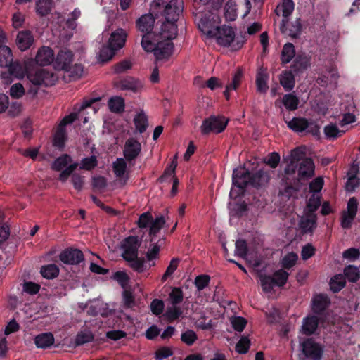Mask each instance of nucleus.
Segmentation results:
<instances>
[{
  "mask_svg": "<svg viewBox=\"0 0 360 360\" xmlns=\"http://www.w3.org/2000/svg\"><path fill=\"white\" fill-rule=\"evenodd\" d=\"M178 26L174 21H163L158 33L145 34L141 46L146 52H153L156 63L166 62L174 51L173 40L177 37Z\"/></svg>",
  "mask_w": 360,
  "mask_h": 360,
  "instance_id": "nucleus-1",
  "label": "nucleus"
},
{
  "mask_svg": "<svg viewBox=\"0 0 360 360\" xmlns=\"http://www.w3.org/2000/svg\"><path fill=\"white\" fill-rule=\"evenodd\" d=\"M164 0H154L150 5V11L157 15L164 8L165 21H174L176 23L182 13L184 4L182 0H171L165 6Z\"/></svg>",
  "mask_w": 360,
  "mask_h": 360,
  "instance_id": "nucleus-2",
  "label": "nucleus"
},
{
  "mask_svg": "<svg viewBox=\"0 0 360 360\" xmlns=\"http://www.w3.org/2000/svg\"><path fill=\"white\" fill-rule=\"evenodd\" d=\"M252 176L243 167L235 169L232 175L233 187L229 193L230 198L235 199L243 194L244 188L248 184H251Z\"/></svg>",
  "mask_w": 360,
  "mask_h": 360,
  "instance_id": "nucleus-3",
  "label": "nucleus"
},
{
  "mask_svg": "<svg viewBox=\"0 0 360 360\" xmlns=\"http://www.w3.org/2000/svg\"><path fill=\"white\" fill-rule=\"evenodd\" d=\"M198 28L207 38L212 39L215 30L219 27L221 18L219 15L212 11H208L198 17Z\"/></svg>",
  "mask_w": 360,
  "mask_h": 360,
  "instance_id": "nucleus-4",
  "label": "nucleus"
},
{
  "mask_svg": "<svg viewBox=\"0 0 360 360\" xmlns=\"http://www.w3.org/2000/svg\"><path fill=\"white\" fill-rule=\"evenodd\" d=\"M78 165L77 162H72V158L70 155L65 154L53 161L51 165V169L55 171H61L59 179L65 182L77 168Z\"/></svg>",
  "mask_w": 360,
  "mask_h": 360,
  "instance_id": "nucleus-5",
  "label": "nucleus"
},
{
  "mask_svg": "<svg viewBox=\"0 0 360 360\" xmlns=\"http://www.w3.org/2000/svg\"><path fill=\"white\" fill-rule=\"evenodd\" d=\"M27 77L34 86H52L58 80V76L46 69H36L27 72Z\"/></svg>",
  "mask_w": 360,
  "mask_h": 360,
  "instance_id": "nucleus-6",
  "label": "nucleus"
},
{
  "mask_svg": "<svg viewBox=\"0 0 360 360\" xmlns=\"http://www.w3.org/2000/svg\"><path fill=\"white\" fill-rule=\"evenodd\" d=\"M227 123L228 120L224 117L210 116L203 121L200 127L201 132L204 134L210 132L220 133L224 130Z\"/></svg>",
  "mask_w": 360,
  "mask_h": 360,
  "instance_id": "nucleus-7",
  "label": "nucleus"
},
{
  "mask_svg": "<svg viewBox=\"0 0 360 360\" xmlns=\"http://www.w3.org/2000/svg\"><path fill=\"white\" fill-rule=\"evenodd\" d=\"M300 347L302 354L306 358L311 360H321L323 348L312 338H307L303 341H300Z\"/></svg>",
  "mask_w": 360,
  "mask_h": 360,
  "instance_id": "nucleus-8",
  "label": "nucleus"
},
{
  "mask_svg": "<svg viewBox=\"0 0 360 360\" xmlns=\"http://www.w3.org/2000/svg\"><path fill=\"white\" fill-rule=\"evenodd\" d=\"M77 117L76 112H72L65 116L58 126L56 132L53 139L54 146L58 148H63L67 139L65 127L67 124H72Z\"/></svg>",
  "mask_w": 360,
  "mask_h": 360,
  "instance_id": "nucleus-9",
  "label": "nucleus"
},
{
  "mask_svg": "<svg viewBox=\"0 0 360 360\" xmlns=\"http://www.w3.org/2000/svg\"><path fill=\"white\" fill-rule=\"evenodd\" d=\"M235 36L236 33L232 27L223 25L215 30L212 39L220 46H229L234 41Z\"/></svg>",
  "mask_w": 360,
  "mask_h": 360,
  "instance_id": "nucleus-10",
  "label": "nucleus"
},
{
  "mask_svg": "<svg viewBox=\"0 0 360 360\" xmlns=\"http://www.w3.org/2000/svg\"><path fill=\"white\" fill-rule=\"evenodd\" d=\"M114 86L121 91H130L133 93H139L143 89V82L134 77H125L114 82Z\"/></svg>",
  "mask_w": 360,
  "mask_h": 360,
  "instance_id": "nucleus-11",
  "label": "nucleus"
},
{
  "mask_svg": "<svg viewBox=\"0 0 360 360\" xmlns=\"http://www.w3.org/2000/svg\"><path fill=\"white\" fill-rule=\"evenodd\" d=\"M358 209V201L355 198H351L347 206V210L342 212L341 226L343 229H349L356 217Z\"/></svg>",
  "mask_w": 360,
  "mask_h": 360,
  "instance_id": "nucleus-12",
  "label": "nucleus"
},
{
  "mask_svg": "<svg viewBox=\"0 0 360 360\" xmlns=\"http://www.w3.org/2000/svg\"><path fill=\"white\" fill-rule=\"evenodd\" d=\"M139 247V239L136 236H129L123 241L122 248L123 249L122 256L125 260L136 259L138 255Z\"/></svg>",
  "mask_w": 360,
  "mask_h": 360,
  "instance_id": "nucleus-13",
  "label": "nucleus"
},
{
  "mask_svg": "<svg viewBox=\"0 0 360 360\" xmlns=\"http://www.w3.org/2000/svg\"><path fill=\"white\" fill-rule=\"evenodd\" d=\"M141 150V143L134 138H129L124 143L123 154L126 160L131 162L134 160Z\"/></svg>",
  "mask_w": 360,
  "mask_h": 360,
  "instance_id": "nucleus-14",
  "label": "nucleus"
},
{
  "mask_svg": "<svg viewBox=\"0 0 360 360\" xmlns=\"http://www.w3.org/2000/svg\"><path fill=\"white\" fill-rule=\"evenodd\" d=\"M73 62V53L67 49H61L57 54L53 67L57 70H68Z\"/></svg>",
  "mask_w": 360,
  "mask_h": 360,
  "instance_id": "nucleus-15",
  "label": "nucleus"
},
{
  "mask_svg": "<svg viewBox=\"0 0 360 360\" xmlns=\"http://www.w3.org/2000/svg\"><path fill=\"white\" fill-rule=\"evenodd\" d=\"M59 258L65 264L75 265L84 260V255L78 249L68 248L60 253Z\"/></svg>",
  "mask_w": 360,
  "mask_h": 360,
  "instance_id": "nucleus-16",
  "label": "nucleus"
},
{
  "mask_svg": "<svg viewBox=\"0 0 360 360\" xmlns=\"http://www.w3.org/2000/svg\"><path fill=\"white\" fill-rule=\"evenodd\" d=\"M36 63L40 66L49 65L54 63V52L49 46H42L37 51L34 59Z\"/></svg>",
  "mask_w": 360,
  "mask_h": 360,
  "instance_id": "nucleus-17",
  "label": "nucleus"
},
{
  "mask_svg": "<svg viewBox=\"0 0 360 360\" xmlns=\"http://www.w3.org/2000/svg\"><path fill=\"white\" fill-rule=\"evenodd\" d=\"M127 37V34L123 29H117L110 34L108 45L117 51L124 46Z\"/></svg>",
  "mask_w": 360,
  "mask_h": 360,
  "instance_id": "nucleus-18",
  "label": "nucleus"
},
{
  "mask_svg": "<svg viewBox=\"0 0 360 360\" xmlns=\"http://www.w3.org/2000/svg\"><path fill=\"white\" fill-rule=\"evenodd\" d=\"M315 165L311 158H304L299 165L297 169L300 179H308L314 175Z\"/></svg>",
  "mask_w": 360,
  "mask_h": 360,
  "instance_id": "nucleus-19",
  "label": "nucleus"
},
{
  "mask_svg": "<svg viewBox=\"0 0 360 360\" xmlns=\"http://www.w3.org/2000/svg\"><path fill=\"white\" fill-rule=\"evenodd\" d=\"M243 77V72L242 69L238 68L232 75L231 80L227 83L224 91V95L226 100L230 98V91H236L240 86Z\"/></svg>",
  "mask_w": 360,
  "mask_h": 360,
  "instance_id": "nucleus-20",
  "label": "nucleus"
},
{
  "mask_svg": "<svg viewBox=\"0 0 360 360\" xmlns=\"http://www.w3.org/2000/svg\"><path fill=\"white\" fill-rule=\"evenodd\" d=\"M112 168L113 172L118 180L123 184H125L129 179L126 160L124 158H117L113 162Z\"/></svg>",
  "mask_w": 360,
  "mask_h": 360,
  "instance_id": "nucleus-21",
  "label": "nucleus"
},
{
  "mask_svg": "<svg viewBox=\"0 0 360 360\" xmlns=\"http://www.w3.org/2000/svg\"><path fill=\"white\" fill-rule=\"evenodd\" d=\"M268 81L269 74L266 68L263 67L259 68L256 75L255 83L257 91L261 94L266 93L269 89Z\"/></svg>",
  "mask_w": 360,
  "mask_h": 360,
  "instance_id": "nucleus-22",
  "label": "nucleus"
},
{
  "mask_svg": "<svg viewBox=\"0 0 360 360\" xmlns=\"http://www.w3.org/2000/svg\"><path fill=\"white\" fill-rule=\"evenodd\" d=\"M280 29L283 33L288 34L292 37H297L301 32V21L300 19H297L290 25H288L287 20L283 19Z\"/></svg>",
  "mask_w": 360,
  "mask_h": 360,
  "instance_id": "nucleus-23",
  "label": "nucleus"
},
{
  "mask_svg": "<svg viewBox=\"0 0 360 360\" xmlns=\"http://www.w3.org/2000/svg\"><path fill=\"white\" fill-rule=\"evenodd\" d=\"M300 229L304 233H311L316 226V216L314 213L305 212L300 221Z\"/></svg>",
  "mask_w": 360,
  "mask_h": 360,
  "instance_id": "nucleus-24",
  "label": "nucleus"
},
{
  "mask_svg": "<svg viewBox=\"0 0 360 360\" xmlns=\"http://www.w3.org/2000/svg\"><path fill=\"white\" fill-rule=\"evenodd\" d=\"M155 22V18L152 13L145 14L140 17L136 21V26L142 32H146V34H153L150 32L151 30L153 27Z\"/></svg>",
  "mask_w": 360,
  "mask_h": 360,
  "instance_id": "nucleus-25",
  "label": "nucleus"
},
{
  "mask_svg": "<svg viewBox=\"0 0 360 360\" xmlns=\"http://www.w3.org/2000/svg\"><path fill=\"white\" fill-rule=\"evenodd\" d=\"M16 41L18 48L24 51L33 44L34 37L30 31H21L18 34Z\"/></svg>",
  "mask_w": 360,
  "mask_h": 360,
  "instance_id": "nucleus-26",
  "label": "nucleus"
},
{
  "mask_svg": "<svg viewBox=\"0 0 360 360\" xmlns=\"http://www.w3.org/2000/svg\"><path fill=\"white\" fill-rule=\"evenodd\" d=\"M319 323V319L316 316H308L303 319L301 332L303 334L309 335L313 334Z\"/></svg>",
  "mask_w": 360,
  "mask_h": 360,
  "instance_id": "nucleus-27",
  "label": "nucleus"
},
{
  "mask_svg": "<svg viewBox=\"0 0 360 360\" xmlns=\"http://www.w3.org/2000/svg\"><path fill=\"white\" fill-rule=\"evenodd\" d=\"M330 301L328 296L324 295H317L314 297L311 303L312 311L315 313L323 311L329 304Z\"/></svg>",
  "mask_w": 360,
  "mask_h": 360,
  "instance_id": "nucleus-28",
  "label": "nucleus"
},
{
  "mask_svg": "<svg viewBox=\"0 0 360 360\" xmlns=\"http://www.w3.org/2000/svg\"><path fill=\"white\" fill-rule=\"evenodd\" d=\"M34 343L39 348H47L54 343V337L51 333H44L35 337Z\"/></svg>",
  "mask_w": 360,
  "mask_h": 360,
  "instance_id": "nucleus-29",
  "label": "nucleus"
},
{
  "mask_svg": "<svg viewBox=\"0 0 360 360\" xmlns=\"http://www.w3.org/2000/svg\"><path fill=\"white\" fill-rule=\"evenodd\" d=\"M134 124L137 131L143 133L148 128V117L143 110H140L134 118Z\"/></svg>",
  "mask_w": 360,
  "mask_h": 360,
  "instance_id": "nucleus-30",
  "label": "nucleus"
},
{
  "mask_svg": "<svg viewBox=\"0 0 360 360\" xmlns=\"http://www.w3.org/2000/svg\"><path fill=\"white\" fill-rule=\"evenodd\" d=\"M224 16L226 21H234L238 16L236 4L232 0L228 1L224 8Z\"/></svg>",
  "mask_w": 360,
  "mask_h": 360,
  "instance_id": "nucleus-31",
  "label": "nucleus"
},
{
  "mask_svg": "<svg viewBox=\"0 0 360 360\" xmlns=\"http://www.w3.org/2000/svg\"><path fill=\"white\" fill-rule=\"evenodd\" d=\"M288 127L296 132H302L308 127V122L303 118L294 117L287 122Z\"/></svg>",
  "mask_w": 360,
  "mask_h": 360,
  "instance_id": "nucleus-32",
  "label": "nucleus"
},
{
  "mask_svg": "<svg viewBox=\"0 0 360 360\" xmlns=\"http://www.w3.org/2000/svg\"><path fill=\"white\" fill-rule=\"evenodd\" d=\"M280 83L286 91H290L295 86L294 75L290 71H285L280 75Z\"/></svg>",
  "mask_w": 360,
  "mask_h": 360,
  "instance_id": "nucleus-33",
  "label": "nucleus"
},
{
  "mask_svg": "<svg viewBox=\"0 0 360 360\" xmlns=\"http://www.w3.org/2000/svg\"><path fill=\"white\" fill-rule=\"evenodd\" d=\"M13 61V54L11 49L5 45H0V66L8 67Z\"/></svg>",
  "mask_w": 360,
  "mask_h": 360,
  "instance_id": "nucleus-34",
  "label": "nucleus"
},
{
  "mask_svg": "<svg viewBox=\"0 0 360 360\" xmlns=\"http://www.w3.org/2000/svg\"><path fill=\"white\" fill-rule=\"evenodd\" d=\"M182 314V310L178 304H169L164 314V316L169 321H173Z\"/></svg>",
  "mask_w": 360,
  "mask_h": 360,
  "instance_id": "nucleus-35",
  "label": "nucleus"
},
{
  "mask_svg": "<svg viewBox=\"0 0 360 360\" xmlns=\"http://www.w3.org/2000/svg\"><path fill=\"white\" fill-rule=\"evenodd\" d=\"M108 106L114 112H121L124 109V100L121 96H114L109 99Z\"/></svg>",
  "mask_w": 360,
  "mask_h": 360,
  "instance_id": "nucleus-36",
  "label": "nucleus"
},
{
  "mask_svg": "<svg viewBox=\"0 0 360 360\" xmlns=\"http://www.w3.org/2000/svg\"><path fill=\"white\" fill-rule=\"evenodd\" d=\"M269 181V175L266 172L259 170L252 176L251 184L255 187H259L266 184Z\"/></svg>",
  "mask_w": 360,
  "mask_h": 360,
  "instance_id": "nucleus-37",
  "label": "nucleus"
},
{
  "mask_svg": "<svg viewBox=\"0 0 360 360\" xmlns=\"http://www.w3.org/2000/svg\"><path fill=\"white\" fill-rule=\"evenodd\" d=\"M282 102L286 109L295 110L298 107L299 98L292 94H288L283 96Z\"/></svg>",
  "mask_w": 360,
  "mask_h": 360,
  "instance_id": "nucleus-38",
  "label": "nucleus"
},
{
  "mask_svg": "<svg viewBox=\"0 0 360 360\" xmlns=\"http://www.w3.org/2000/svg\"><path fill=\"white\" fill-rule=\"evenodd\" d=\"M40 272L43 277L51 279L58 275L59 269L56 264H51L42 266Z\"/></svg>",
  "mask_w": 360,
  "mask_h": 360,
  "instance_id": "nucleus-39",
  "label": "nucleus"
},
{
  "mask_svg": "<svg viewBox=\"0 0 360 360\" xmlns=\"http://www.w3.org/2000/svg\"><path fill=\"white\" fill-rule=\"evenodd\" d=\"M7 68L11 75L19 79L24 78L25 75L24 69L18 62L12 61Z\"/></svg>",
  "mask_w": 360,
  "mask_h": 360,
  "instance_id": "nucleus-40",
  "label": "nucleus"
},
{
  "mask_svg": "<svg viewBox=\"0 0 360 360\" xmlns=\"http://www.w3.org/2000/svg\"><path fill=\"white\" fill-rule=\"evenodd\" d=\"M295 50L292 44H285L283 48L281 53V60L284 63H289L295 56Z\"/></svg>",
  "mask_w": 360,
  "mask_h": 360,
  "instance_id": "nucleus-41",
  "label": "nucleus"
},
{
  "mask_svg": "<svg viewBox=\"0 0 360 360\" xmlns=\"http://www.w3.org/2000/svg\"><path fill=\"white\" fill-rule=\"evenodd\" d=\"M345 283V277L343 275H335L330 281V289L335 292H339L343 288Z\"/></svg>",
  "mask_w": 360,
  "mask_h": 360,
  "instance_id": "nucleus-42",
  "label": "nucleus"
},
{
  "mask_svg": "<svg viewBox=\"0 0 360 360\" xmlns=\"http://www.w3.org/2000/svg\"><path fill=\"white\" fill-rule=\"evenodd\" d=\"M347 129H339L335 124H330L325 127L324 134L328 139H335L340 136Z\"/></svg>",
  "mask_w": 360,
  "mask_h": 360,
  "instance_id": "nucleus-43",
  "label": "nucleus"
},
{
  "mask_svg": "<svg viewBox=\"0 0 360 360\" xmlns=\"http://www.w3.org/2000/svg\"><path fill=\"white\" fill-rule=\"evenodd\" d=\"M94 335L90 330H83L77 335L75 340L76 345H82L91 342L94 340Z\"/></svg>",
  "mask_w": 360,
  "mask_h": 360,
  "instance_id": "nucleus-44",
  "label": "nucleus"
},
{
  "mask_svg": "<svg viewBox=\"0 0 360 360\" xmlns=\"http://www.w3.org/2000/svg\"><path fill=\"white\" fill-rule=\"evenodd\" d=\"M177 167V155L172 159L170 164L166 167L164 174L160 178V181H163L168 178H174L175 169Z\"/></svg>",
  "mask_w": 360,
  "mask_h": 360,
  "instance_id": "nucleus-45",
  "label": "nucleus"
},
{
  "mask_svg": "<svg viewBox=\"0 0 360 360\" xmlns=\"http://www.w3.org/2000/svg\"><path fill=\"white\" fill-rule=\"evenodd\" d=\"M116 51L117 50L112 49L109 45L104 46L100 50L98 58L101 62L108 61L112 58Z\"/></svg>",
  "mask_w": 360,
  "mask_h": 360,
  "instance_id": "nucleus-46",
  "label": "nucleus"
},
{
  "mask_svg": "<svg viewBox=\"0 0 360 360\" xmlns=\"http://www.w3.org/2000/svg\"><path fill=\"white\" fill-rule=\"evenodd\" d=\"M165 224V219L162 216L158 217L152 221L150 228V235L152 237L151 241L154 240V236L163 227Z\"/></svg>",
  "mask_w": 360,
  "mask_h": 360,
  "instance_id": "nucleus-47",
  "label": "nucleus"
},
{
  "mask_svg": "<svg viewBox=\"0 0 360 360\" xmlns=\"http://www.w3.org/2000/svg\"><path fill=\"white\" fill-rule=\"evenodd\" d=\"M321 204L319 193H313L310 197L305 212L308 213H314Z\"/></svg>",
  "mask_w": 360,
  "mask_h": 360,
  "instance_id": "nucleus-48",
  "label": "nucleus"
},
{
  "mask_svg": "<svg viewBox=\"0 0 360 360\" xmlns=\"http://www.w3.org/2000/svg\"><path fill=\"white\" fill-rule=\"evenodd\" d=\"M288 273L283 269L275 271L272 277L274 284L278 286L284 285L288 281Z\"/></svg>",
  "mask_w": 360,
  "mask_h": 360,
  "instance_id": "nucleus-49",
  "label": "nucleus"
},
{
  "mask_svg": "<svg viewBox=\"0 0 360 360\" xmlns=\"http://www.w3.org/2000/svg\"><path fill=\"white\" fill-rule=\"evenodd\" d=\"M52 2L51 0H39L37 2V12L41 15H47L51 11Z\"/></svg>",
  "mask_w": 360,
  "mask_h": 360,
  "instance_id": "nucleus-50",
  "label": "nucleus"
},
{
  "mask_svg": "<svg viewBox=\"0 0 360 360\" xmlns=\"http://www.w3.org/2000/svg\"><path fill=\"white\" fill-rule=\"evenodd\" d=\"M294 3L292 0H282L279 8L282 11V15L284 19H287L294 11Z\"/></svg>",
  "mask_w": 360,
  "mask_h": 360,
  "instance_id": "nucleus-51",
  "label": "nucleus"
},
{
  "mask_svg": "<svg viewBox=\"0 0 360 360\" xmlns=\"http://www.w3.org/2000/svg\"><path fill=\"white\" fill-rule=\"evenodd\" d=\"M345 277L351 282H356L359 278V271L354 266H347L344 270Z\"/></svg>",
  "mask_w": 360,
  "mask_h": 360,
  "instance_id": "nucleus-52",
  "label": "nucleus"
},
{
  "mask_svg": "<svg viewBox=\"0 0 360 360\" xmlns=\"http://www.w3.org/2000/svg\"><path fill=\"white\" fill-rule=\"evenodd\" d=\"M25 90L22 84L20 83H16L13 84L9 90L10 96L13 98H20L24 96Z\"/></svg>",
  "mask_w": 360,
  "mask_h": 360,
  "instance_id": "nucleus-53",
  "label": "nucleus"
},
{
  "mask_svg": "<svg viewBox=\"0 0 360 360\" xmlns=\"http://www.w3.org/2000/svg\"><path fill=\"white\" fill-rule=\"evenodd\" d=\"M183 300V292L177 288L172 289L169 295V304H179Z\"/></svg>",
  "mask_w": 360,
  "mask_h": 360,
  "instance_id": "nucleus-54",
  "label": "nucleus"
},
{
  "mask_svg": "<svg viewBox=\"0 0 360 360\" xmlns=\"http://www.w3.org/2000/svg\"><path fill=\"white\" fill-rule=\"evenodd\" d=\"M248 254V246L245 240H238L236 242L235 255L245 258Z\"/></svg>",
  "mask_w": 360,
  "mask_h": 360,
  "instance_id": "nucleus-55",
  "label": "nucleus"
},
{
  "mask_svg": "<svg viewBox=\"0 0 360 360\" xmlns=\"http://www.w3.org/2000/svg\"><path fill=\"white\" fill-rule=\"evenodd\" d=\"M259 277L262 288L264 291L270 292L272 290L274 285H276L272 277L264 276L261 274L259 275Z\"/></svg>",
  "mask_w": 360,
  "mask_h": 360,
  "instance_id": "nucleus-56",
  "label": "nucleus"
},
{
  "mask_svg": "<svg viewBox=\"0 0 360 360\" xmlns=\"http://www.w3.org/2000/svg\"><path fill=\"white\" fill-rule=\"evenodd\" d=\"M297 258V255L294 252L287 254L283 257L281 261L282 266L285 269H290L295 264Z\"/></svg>",
  "mask_w": 360,
  "mask_h": 360,
  "instance_id": "nucleus-57",
  "label": "nucleus"
},
{
  "mask_svg": "<svg viewBox=\"0 0 360 360\" xmlns=\"http://www.w3.org/2000/svg\"><path fill=\"white\" fill-rule=\"evenodd\" d=\"M69 73V76L73 79L79 78L83 74V67L80 64L70 65L68 70H63Z\"/></svg>",
  "mask_w": 360,
  "mask_h": 360,
  "instance_id": "nucleus-58",
  "label": "nucleus"
},
{
  "mask_svg": "<svg viewBox=\"0 0 360 360\" xmlns=\"http://www.w3.org/2000/svg\"><path fill=\"white\" fill-rule=\"evenodd\" d=\"M230 321L234 330L238 332L243 331L247 324V321L241 316L231 317Z\"/></svg>",
  "mask_w": 360,
  "mask_h": 360,
  "instance_id": "nucleus-59",
  "label": "nucleus"
},
{
  "mask_svg": "<svg viewBox=\"0 0 360 360\" xmlns=\"http://www.w3.org/2000/svg\"><path fill=\"white\" fill-rule=\"evenodd\" d=\"M304 156V148H296L293 149L290 154L288 156L286 160H288L292 162L297 164L298 161L302 159Z\"/></svg>",
  "mask_w": 360,
  "mask_h": 360,
  "instance_id": "nucleus-60",
  "label": "nucleus"
},
{
  "mask_svg": "<svg viewBox=\"0 0 360 360\" xmlns=\"http://www.w3.org/2000/svg\"><path fill=\"white\" fill-rule=\"evenodd\" d=\"M250 345V341L248 337H242L236 345V350L240 354L248 352Z\"/></svg>",
  "mask_w": 360,
  "mask_h": 360,
  "instance_id": "nucleus-61",
  "label": "nucleus"
},
{
  "mask_svg": "<svg viewBox=\"0 0 360 360\" xmlns=\"http://www.w3.org/2000/svg\"><path fill=\"white\" fill-rule=\"evenodd\" d=\"M97 165L96 156L92 155L89 158H85L82 160L80 168L86 170H91Z\"/></svg>",
  "mask_w": 360,
  "mask_h": 360,
  "instance_id": "nucleus-62",
  "label": "nucleus"
},
{
  "mask_svg": "<svg viewBox=\"0 0 360 360\" xmlns=\"http://www.w3.org/2000/svg\"><path fill=\"white\" fill-rule=\"evenodd\" d=\"M179 259L174 258L170 261L169 266H167L165 274L162 277V280L165 281L169 276H171L176 271L178 266Z\"/></svg>",
  "mask_w": 360,
  "mask_h": 360,
  "instance_id": "nucleus-63",
  "label": "nucleus"
},
{
  "mask_svg": "<svg viewBox=\"0 0 360 360\" xmlns=\"http://www.w3.org/2000/svg\"><path fill=\"white\" fill-rule=\"evenodd\" d=\"M181 339L186 345H191L197 340V335L194 331L188 330L181 334Z\"/></svg>",
  "mask_w": 360,
  "mask_h": 360,
  "instance_id": "nucleus-64",
  "label": "nucleus"
}]
</instances>
